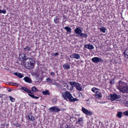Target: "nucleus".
<instances>
[{
  "label": "nucleus",
  "instance_id": "f03ea898",
  "mask_svg": "<svg viewBox=\"0 0 128 128\" xmlns=\"http://www.w3.org/2000/svg\"><path fill=\"white\" fill-rule=\"evenodd\" d=\"M62 97L64 99L68 100V99L70 102H74L76 101H78V100L76 98H74L72 94L68 92L62 93Z\"/></svg>",
  "mask_w": 128,
  "mask_h": 128
},
{
  "label": "nucleus",
  "instance_id": "393cba45",
  "mask_svg": "<svg viewBox=\"0 0 128 128\" xmlns=\"http://www.w3.org/2000/svg\"><path fill=\"white\" fill-rule=\"evenodd\" d=\"M21 88L24 90L26 92L28 93V92H30V90L26 88L22 87Z\"/></svg>",
  "mask_w": 128,
  "mask_h": 128
},
{
  "label": "nucleus",
  "instance_id": "39448f33",
  "mask_svg": "<svg viewBox=\"0 0 128 128\" xmlns=\"http://www.w3.org/2000/svg\"><path fill=\"white\" fill-rule=\"evenodd\" d=\"M19 60L22 61L23 63L28 58L26 56L25 54H20L19 56Z\"/></svg>",
  "mask_w": 128,
  "mask_h": 128
},
{
  "label": "nucleus",
  "instance_id": "cd10ccee",
  "mask_svg": "<svg viewBox=\"0 0 128 128\" xmlns=\"http://www.w3.org/2000/svg\"><path fill=\"white\" fill-rule=\"evenodd\" d=\"M122 113L121 112H118L117 114V116L118 118H120L122 117Z\"/></svg>",
  "mask_w": 128,
  "mask_h": 128
},
{
  "label": "nucleus",
  "instance_id": "2eb2a0df",
  "mask_svg": "<svg viewBox=\"0 0 128 128\" xmlns=\"http://www.w3.org/2000/svg\"><path fill=\"white\" fill-rule=\"evenodd\" d=\"M28 120L30 121H34L35 120L34 117L30 114H28Z\"/></svg>",
  "mask_w": 128,
  "mask_h": 128
},
{
  "label": "nucleus",
  "instance_id": "72a5a7b5",
  "mask_svg": "<svg viewBox=\"0 0 128 128\" xmlns=\"http://www.w3.org/2000/svg\"><path fill=\"white\" fill-rule=\"evenodd\" d=\"M123 114L125 116H128V110L124 112H123Z\"/></svg>",
  "mask_w": 128,
  "mask_h": 128
},
{
  "label": "nucleus",
  "instance_id": "ea45409f",
  "mask_svg": "<svg viewBox=\"0 0 128 128\" xmlns=\"http://www.w3.org/2000/svg\"><path fill=\"white\" fill-rule=\"evenodd\" d=\"M12 84V85L13 86H18V84L16 83H13Z\"/></svg>",
  "mask_w": 128,
  "mask_h": 128
},
{
  "label": "nucleus",
  "instance_id": "9b49d317",
  "mask_svg": "<svg viewBox=\"0 0 128 128\" xmlns=\"http://www.w3.org/2000/svg\"><path fill=\"white\" fill-rule=\"evenodd\" d=\"M70 57V58H76L77 60L79 59L80 58L79 54L75 53L71 55Z\"/></svg>",
  "mask_w": 128,
  "mask_h": 128
},
{
  "label": "nucleus",
  "instance_id": "c756f323",
  "mask_svg": "<svg viewBox=\"0 0 128 128\" xmlns=\"http://www.w3.org/2000/svg\"><path fill=\"white\" fill-rule=\"evenodd\" d=\"M33 92H38V90L34 86L33 87L31 88Z\"/></svg>",
  "mask_w": 128,
  "mask_h": 128
},
{
  "label": "nucleus",
  "instance_id": "a878e982",
  "mask_svg": "<svg viewBox=\"0 0 128 128\" xmlns=\"http://www.w3.org/2000/svg\"><path fill=\"white\" fill-rule=\"evenodd\" d=\"M28 95L29 96L32 97L33 98H34L35 99H37L39 98V97L35 96H34L33 94H28Z\"/></svg>",
  "mask_w": 128,
  "mask_h": 128
},
{
  "label": "nucleus",
  "instance_id": "1a4fd4ad",
  "mask_svg": "<svg viewBox=\"0 0 128 128\" xmlns=\"http://www.w3.org/2000/svg\"><path fill=\"white\" fill-rule=\"evenodd\" d=\"M82 110L84 113L86 115H91L92 114V112L88 110L84 107H82Z\"/></svg>",
  "mask_w": 128,
  "mask_h": 128
},
{
  "label": "nucleus",
  "instance_id": "49530a36",
  "mask_svg": "<svg viewBox=\"0 0 128 128\" xmlns=\"http://www.w3.org/2000/svg\"><path fill=\"white\" fill-rule=\"evenodd\" d=\"M8 91L9 92H10L12 91V90L10 88H9Z\"/></svg>",
  "mask_w": 128,
  "mask_h": 128
},
{
  "label": "nucleus",
  "instance_id": "4be33fe9",
  "mask_svg": "<svg viewBox=\"0 0 128 128\" xmlns=\"http://www.w3.org/2000/svg\"><path fill=\"white\" fill-rule=\"evenodd\" d=\"M124 54L126 57L128 58V49H126L125 50Z\"/></svg>",
  "mask_w": 128,
  "mask_h": 128
},
{
  "label": "nucleus",
  "instance_id": "7ed1b4c3",
  "mask_svg": "<svg viewBox=\"0 0 128 128\" xmlns=\"http://www.w3.org/2000/svg\"><path fill=\"white\" fill-rule=\"evenodd\" d=\"M69 83L72 86H75L76 89L79 91L82 90V86L81 84L78 82H70Z\"/></svg>",
  "mask_w": 128,
  "mask_h": 128
},
{
  "label": "nucleus",
  "instance_id": "de8ad7c7",
  "mask_svg": "<svg viewBox=\"0 0 128 128\" xmlns=\"http://www.w3.org/2000/svg\"><path fill=\"white\" fill-rule=\"evenodd\" d=\"M2 94L0 95V98H2Z\"/></svg>",
  "mask_w": 128,
  "mask_h": 128
},
{
  "label": "nucleus",
  "instance_id": "9d476101",
  "mask_svg": "<svg viewBox=\"0 0 128 128\" xmlns=\"http://www.w3.org/2000/svg\"><path fill=\"white\" fill-rule=\"evenodd\" d=\"M74 32L77 36H79L80 35L82 32L81 29L79 27L77 28L74 30Z\"/></svg>",
  "mask_w": 128,
  "mask_h": 128
},
{
  "label": "nucleus",
  "instance_id": "f257e3e1",
  "mask_svg": "<svg viewBox=\"0 0 128 128\" xmlns=\"http://www.w3.org/2000/svg\"><path fill=\"white\" fill-rule=\"evenodd\" d=\"M35 62L34 58H28L24 63L25 66L27 68H32L34 66Z\"/></svg>",
  "mask_w": 128,
  "mask_h": 128
},
{
  "label": "nucleus",
  "instance_id": "a211bd4d",
  "mask_svg": "<svg viewBox=\"0 0 128 128\" xmlns=\"http://www.w3.org/2000/svg\"><path fill=\"white\" fill-rule=\"evenodd\" d=\"M64 29L66 30L68 34H70L71 32L72 29L70 28L68 26H66L64 27Z\"/></svg>",
  "mask_w": 128,
  "mask_h": 128
},
{
  "label": "nucleus",
  "instance_id": "f704fd0d",
  "mask_svg": "<svg viewBox=\"0 0 128 128\" xmlns=\"http://www.w3.org/2000/svg\"><path fill=\"white\" fill-rule=\"evenodd\" d=\"M14 125L16 127L18 126L19 127H20V125L18 123H15L14 124Z\"/></svg>",
  "mask_w": 128,
  "mask_h": 128
},
{
  "label": "nucleus",
  "instance_id": "0eeeda50",
  "mask_svg": "<svg viewBox=\"0 0 128 128\" xmlns=\"http://www.w3.org/2000/svg\"><path fill=\"white\" fill-rule=\"evenodd\" d=\"M127 86V84L124 82L121 81L119 82L118 88L120 90L123 88L126 87Z\"/></svg>",
  "mask_w": 128,
  "mask_h": 128
},
{
  "label": "nucleus",
  "instance_id": "e433bc0d",
  "mask_svg": "<svg viewBox=\"0 0 128 128\" xmlns=\"http://www.w3.org/2000/svg\"><path fill=\"white\" fill-rule=\"evenodd\" d=\"M46 80L48 82H51L52 81V80L49 78H48L46 79Z\"/></svg>",
  "mask_w": 128,
  "mask_h": 128
},
{
  "label": "nucleus",
  "instance_id": "a18cd8bd",
  "mask_svg": "<svg viewBox=\"0 0 128 128\" xmlns=\"http://www.w3.org/2000/svg\"><path fill=\"white\" fill-rule=\"evenodd\" d=\"M8 84L10 85H12V84H13V83H12V82H8Z\"/></svg>",
  "mask_w": 128,
  "mask_h": 128
},
{
  "label": "nucleus",
  "instance_id": "4c0bfd02",
  "mask_svg": "<svg viewBox=\"0 0 128 128\" xmlns=\"http://www.w3.org/2000/svg\"><path fill=\"white\" fill-rule=\"evenodd\" d=\"M6 11L5 10H1L0 9V13H3L4 14L6 13Z\"/></svg>",
  "mask_w": 128,
  "mask_h": 128
},
{
  "label": "nucleus",
  "instance_id": "58836bf2",
  "mask_svg": "<svg viewBox=\"0 0 128 128\" xmlns=\"http://www.w3.org/2000/svg\"><path fill=\"white\" fill-rule=\"evenodd\" d=\"M83 119L82 118H79L78 121V124L80 123V121H82Z\"/></svg>",
  "mask_w": 128,
  "mask_h": 128
},
{
  "label": "nucleus",
  "instance_id": "09e8293b",
  "mask_svg": "<svg viewBox=\"0 0 128 128\" xmlns=\"http://www.w3.org/2000/svg\"><path fill=\"white\" fill-rule=\"evenodd\" d=\"M91 1H93V0H91ZM96 1H98V0H99V1H100L101 0H96Z\"/></svg>",
  "mask_w": 128,
  "mask_h": 128
},
{
  "label": "nucleus",
  "instance_id": "c9c22d12",
  "mask_svg": "<svg viewBox=\"0 0 128 128\" xmlns=\"http://www.w3.org/2000/svg\"><path fill=\"white\" fill-rule=\"evenodd\" d=\"M96 89L97 88H94L92 89V91L96 93V91H97Z\"/></svg>",
  "mask_w": 128,
  "mask_h": 128
},
{
  "label": "nucleus",
  "instance_id": "f3484780",
  "mask_svg": "<svg viewBox=\"0 0 128 128\" xmlns=\"http://www.w3.org/2000/svg\"><path fill=\"white\" fill-rule=\"evenodd\" d=\"M13 74L16 76H17L18 77L21 78L24 76L23 74L17 72H14Z\"/></svg>",
  "mask_w": 128,
  "mask_h": 128
},
{
  "label": "nucleus",
  "instance_id": "4468645a",
  "mask_svg": "<svg viewBox=\"0 0 128 128\" xmlns=\"http://www.w3.org/2000/svg\"><path fill=\"white\" fill-rule=\"evenodd\" d=\"M84 47L90 50L93 49L94 48L93 46L90 44H87L84 45Z\"/></svg>",
  "mask_w": 128,
  "mask_h": 128
},
{
  "label": "nucleus",
  "instance_id": "8fccbe9b",
  "mask_svg": "<svg viewBox=\"0 0 128 128\" xmlns=\"http://www.w3.org/2000/svg\"><path fill=\"white\" fill-rule=\"evenodd\" d=\"M6 126H8V124H6Z\"/></svg>",
  "mask_w": 128,
  "mask_h": 128
},
{
  "label": "nucleus",
  "instance_id": "c85d7f7f",
  "mask_svg": "<svg viewBox=\"0 0 128 128\" xmlns=\"http://www.w3.org/2000/svg\"><path fill=\"white\" fill-rule=\"evenodd\" d=\"M100 29L101 31L103 33H105V32L106 30V28L104 27H102V28H100Z\"/></svg>",
  "mask_w": 128,
  "mask_h": 128
},
{
  "label": "nucleus",
  "instance_id": "2f4dec72",
  "mask_svg": "<svg viewBox=\"0 0 128 128\" xmlns=\"http://www.w3.org/2000/svg\"><path fill=\"white\" fill-rule=\"evenodd\" d=\"M10 98V100L12 102H14L15 101V100L14 98H13L11 96H9Z\"/></svg>",
  "mask_w": 128,
  "mask_h": 128
},
{
  "label": "nucleus",
  "instance_id": "79ce46f5",
  "mask_svg": "<svg viewBox=\"0 0 128 128\" xmlns=\"http://www.w3.org/2000/svg\"><path fill=\"white\" fill-rule=\"evenodd\" d=\"M125 105L126 106H128V102H127L125 103Z\"/></svg>",
  "mask_w": 128,
  "mask_h": 128
},
{
  "label": "nucleus",
  "instance_id": "37998d69",
  "mask_svg": "<svg viewBox=\"0 0 128 128\" xmlns=\"http://www.w3.org/2000/svg\"><path fill=\"white\" fill-rule=\"evenodd\" d=\"M54 54L55 56H58L59 55V54L58 52H56Z\"/></svg>",
  "mask_w": 128,
  "mask_h": 128
},
{
  "label": "nucleus",
  "instance_id": "412c9836",
  "mask_svg": "<svg viewBox=\"0 0 128 128\" xmlns=\"http://www.w3.org/2000/svg\"><path fill=\"white\" fill-rule=\"evenodd\" d=\"M54 22L56 24H58L59 22V18L56 16L55 18H54Z\"/></svg>",
  "mask_w": 128,
  "mask_h": 128
},
{
  "label": "nucleus",
  "instance_id": "6e6552de",
  "mask_svg": "<svg viewBox=\"0 0 128 128\" xmlns=\"http://www.w3.org/2000/svg\"><path fill=\"white\" fill-rule=\"evenodd\" d=\"M49 110L51 112H56L60 110V109L57 106H54L50 108Z\"/></svg>",
  "mask_w": 128,
  "mask_h": 128
},
{
  "label": "nucleus",
  "instance_id": "6ab92c4d",
  "mask_svg": "<svg viewBox=\"0 0 128 128\" xmlns=\"http://www.w3.org/2000/svg\"><path fill=\"white\" fill-rule=\"evenodd\" d=\"M88 36L87 35L86 33H82V32L79 35V37H84L86 38Z\"/></svg>",
  "mask_w": 128,
  "mask_h": 128
},
{
  "label": "nucleus",
  "instance_id": "dca6fc26",
  "mask_svg": "<svg viewBox=\"0 0 128 128\" xmlns=\"http://www.w3.org/2000/svg\"><path fill=\"white\" fill-rule=\"evenodd\" d=\"M24 80L25 81L27 82L30 83L32 82V81L31 79L28 77L26 76L24 77Z\"/></svg>",
  "mask_w": 128,
  "mask_h": 128
},
{
  "label": "nucleus",
  "instance_id": "c03bdc74",
  "mask_svg": "<svg viewBox=\"0 0 128 128\" xmlns=\"http://www.w3.org/2000/svg\"><path fill=\"white\" fill-rule=\"evenodd\" d=\"M51 74L52 76H53L55 74L54 72H51Z\"/></svg>",
  "mask_w": 128,
  "mask_h": 128
},
{
  "label": "nucleus",
  "instance_id": "7c9ffc66",
  "mask_svg": "<svg viewBox=\"0 0 128 128\" xmlns=\"http://www.w3.org/2000/svg\"><path fill=\"white\" fill-rule=\"evenodd\" d=\"M114 78L111 79L109 82V83L111 85L114 84Z\"/></svg>",
  "mask_w": 128,
  "mask_h": 128
},
{
  "label": "nucleus",
  "instance_id": "f8f14e48",
  "mask_svg": "<svg viewBox=\"0 0 128 128\" xmlns=\"http://www.w3.org/2000/svg\"><path fill=\"white\" fill-rule=\"evenodd\" d=\"M122 93H128V87L127 86L120 90Z\"/></svg>",
  "mask_w": 128,
  "mask_h": 128
},
{
  "label": "nucleus",
  "instance_id": "603ef678",
  "mask_svg": "<svg viewBox=\"0 0 128 128\" xmlns=\"http://www.w3.org/2000/svg\"><path fill=\"white\" fill-rule=\"evenodd\" d=\"M67 128H68V127H67Z\"/></svg>",
  "mask_w": 128,
  "mask_h": 128
},
{
  "label": "nucleus",
  "instance_id": "aec40b11",
  "mask_svg": "<svg viewBox=\"0 0 128 128\" xmlns=\"http://www.w3.org/2000/svg\"><path fill=\"white\" fill-rule=\"evenodd\" d=\"M63 66L64 68L66 69H68L70 68V65L68 64H64Z\"/></svg>",
  "mask_w": 128,
  "mask_h": 128
},
{
  "label": "nucleus",
  "instance_id": "bb28decb",
  "mask_svg": "<svg viewBox=\"0 0 128 128\" xmlns=\"http://www.w3.org/2000/svg\"><path fill=\"white\" fill-rule=\"evenodd\" d=\"M73 86H72L70 84V86L68 85L67 86V89L68 90H72L73 88Z\"/></svg>",
  "mask_w": 128,
  "mask_h": 128
},
{
  "label": "nucleus",
  "instance_id": "a19ab883",
  "mask_svg": "<svg viewBox=\"0 0 128 128\" xmlns=\"http://www.w3.org/2000/svg\"><path fill=\"white\" fill-rule=\"evenodd\" d=\"M30 92H28V93L30 94H32L34 93L32 91H31L30 90Z\"/></svg>",
  "mask_w": 128,
  "mask_h": 128
},
{
  "label": "nucleus",
  "instance_id": "3c124183",
  "mask_svg": "<svg viewBox=\"0 0 128 128\" xmlns=\"http://www.w3.org/2000/svg\"><path fill=\"white\" fill-rule=\"evenodd\" d=\"M69 60H70L69 59Z\"/></svg>",
  "mask_w": 128,
  "mask_h": 128
},
{
  "label": "nucleus",
  "instance_id": "473e14b6",
  "mask_svg": "<svg viewBox=\"0 0 128 128\" xmlns=\"http://www.w3.org/2000/svg\"><path fill=\"white\" fill-rule=\"evenodd\" d=\"M33 76H36V77H38L39 74L38 73V72H34L32 74Z\"/></svg>",
  "mask_w": 128,
  "mask_h": 128
},
{
  "label": "nucleus",
  "instance_id": "5701e85b",
  "mask_svg": "<svg viewBox=\"0 0 128 128\" xmlns=\"http://www.w3.org/2000/svg\"><path fill=\"white\" fill-rule=\"evenodd\" d=\"M42 92L43 94L44 95H49L50 94L49 92V90H46L44 91H43Z\"/></svg>",
  "mask_w": 128,
  "mask_h": 128
},
{
  "label": "nucleus",
  "instance_id": "423d86ee",
  "mask_svg": "<svg viewBox=\"0 0 128 128\" xmlns=\"http://www.w3.org/2000/svg\"><path fill=\"white\" fill-rule=\"evenodd\" d=\"M92 60L94 63H97L98 62H102L103 60L102 58L98 57H95L92 59Z\"/></svg>",
  "mask_w": 128,
  "mask_h": 128
},
{
  "label": "nucleus",
  "instance_id": "ddd939ff",
  "mask_svg": "<svg viewBox=\"0 0 128 128\" xmlns=\"http://www.w3.org/2000/svg\"><path fill=\"white\" fill-rule=\"evenodd\" d=\"M95 96L96 98L98 99L102 97V95L101 93L98 91H96L95 94Z\"/></svg>",
  "mask_w": 128,
  "mask_h": 128
},
{
  "label": "nucleus",
  "instance_id": "20e7f679",
  "mask_svg": "<svg viewBox=\"0 0 128 128\" xmlns=\"http://www.w3.org/2000/svg\"><path fill=\"white\" fill-rule=\"evenodd\" d=\"M110 96V99L112 101L115 100L116 99H119L121 97L120 95H117L115 94H111Z\"/></svg>",
  "mask_w": 128,
  "mask_h": 128
},
{
  "label": "nucleus",
  "instance_id": "b1692460",
  "mask_svg": "<svg viewBox=\"0 0 128 128\" xmlns=\"http://www.w3.org/2000/svg\"><path fill=\"white\" fill-rule=\"evenodd\" d=\"M24 51L26 52V51H29L31 50V48L29 46H27V47L24 48Z\"/></svg>",
  "mask_w": 128,
  "mask_h": 128
}]
</instances>
